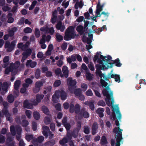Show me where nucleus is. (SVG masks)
Instances as JSON below:
<instances>
[{
    "label": "nucleus",
    "mask_w": 146,
    "mask_h": 146,
    "mask_svg": "<svg viewBox=\"0 0 146 146\" xmlns=\"http://www.w3.org/2000/svg\"><path fill=\"white\" fill-rule=\"evenodd\" d=\"M35 34L36 38H38L40 36V31L37 28H36L35 29Z\"/></svg>",
    "instance_id": "4d7b16f0"
},
{
    "label": "nucleus",
    "mask_w": 146,
    "mask_h": 146,
    "mask_svg": "<svg viewBox=\"0 0 146 146\" xmlns=\"http://www.w3.org/2000/svg\"><path fill=\"white\" fill-rule=\"evenodd\" d=\"M114 64H115V66L118 67H120L121 66L122 64L120 62V60L118 58H117L116 59L113 61V63H111L109 62V64H110V66L108 65L107 68H112L113 67V65Z\"/></svg>",
    "instance_id": "1a4fd4ad"
},
{
    "label": "nucleus",
    "mask_w": 146,
    "mask_h": 146,
    "mask_svg": "<svg viewBox=\"0 0 146 146\" xmlns=\"http://www.w3.org/2000/svg\"><path fill=\"white\" fill-rule=\"evenodd\" d=\"M93 75L92 74L89 72H87L86 74V79L89 81L92 80L93 78Z\"/></svg>",
    "instance_id": "79ce46f5"
},
{
    "label": "nucleus",
    "mask_w": 146,
    "mask_h": 146,
    "mask_svg": "<svg viewBox=\"0 0 146 146\" xmlns=\"http://www.w3.org/2000/svg\"><path fill=\"white\" fill-rule=\"evenodd\" d=\"M69 108V112L70 113H73L74 112V104L72 103H71L70 104Z\"/></svg>",
    "instance_id": "37998d69"
},
{
    "label": "nucleus",
    "mask_w": 146,
    "mask_h": 146,
    "mask_svg": "<svg viewBox=\"0 0 146 146\" xmlns=\"http://www.w3.org/2000/svg\"><path fill=\"white\" fill-rule=\"evenodd\" d=\"M42 111L45 114L48 115L50 117H51V115L49 114V111L47 107L45 106H43L42 107Z\"/></svg>",
    "instance_id": "b1692460"
},
{
    "label": "nucleus",
    "mask_w": 146,
    "mask_h": 146,
    "mask_svg": "<svg viewBox=\"0 0 146 146\" xmlns=\"http://www.w3.org/2000/svg\"><path fill=\"white\" fill-rule=\"evenodd\" d=\"M19 89L17 90H15V91H14L13 92V94L14 97L15 98H17L19 96Z\"/></svg>",
    "instance_id": "338daca9"
},
{
    "label": "nucleus",
    "mask_w": 146,
    "mask_h": 146,
    "mask_svg": "<svg viewBox=\"0 0 146 146\" xmlns=\"http://www.w3.org/2000/svg\"><path fill=\"white\" fill-rule=\"evenodd\" d=\"M49 117H45L44 119V122L46 125H48L50 123L51 121V117L49 116Z\"/></svg>",
    "instance_id": "72a5a7b5"
},
{
    "label": "nucleus",
    "mask_w": 146,
    "mask_h": 146,
    "mask_svg": "<svg viewBox=\"0 0 146 146\" xmlns=\"http://www.w3.org/2000/svg\"><path fill=\"white\" fill-rule=\"evenodd\" d=\"M79 115L86 118H88L90 116L89 113L86 111V109L84 108H83L81 109Z\"/></svg>",
    "instance_id": "6e6552de"
},
{
    "label": "nucleus",
    "mask_w": 146,
    "mask_h": 146,
    "mask_svg": "<svg viewBox=\"0 0 146 146\" xmlns=\"http://www.w3.org/2000/svg\"><path fill=\"white\" fill-rule=\"evenodd\" d=\"M8 87V85L7 82H4L3 84H2L1 83H0V91L2 89L3 91L6 92L7 90Z\"/></svg>",
    "instance_id": "f3484780"
},
{
    "label": "nucleus",
    "mask_w": 146,
    "mask_h": 146,
    "mask_svg": "<svg viewBox=\"0 0 146 146\" xmlns=\"http://www.w3.org/2000/svg\"><path fill=\"white\" fill-rule=\"evenodd\" d=\"M100 58L99 59L97 60V62L100 64H102V70H104L108 68H106V66L104 65L103 63V61L104 62V64L107 66L108 64H109V62H110L112 59V57L108 55L106 56H103L102 55H100Z\"/></svg>",
    "instance_id": "7ed1b4c3"
},
{
    "label": "nucleus",
    "mask_w": 146,
    "mask_h": 146,
    "mask_svg": "<svg viewBox=\"0 0 146 146\" xmlns=\"http://www.w3.org/2000/svg\"><path fill=\"white\" fill-rule=\"evenodd\" d=\"M63 125L65 127L67 131H69L71 128V125L69 123H66L65 125Z\"/></svg>",
    "instance_id": "e2e57ef3"
},
{
    "label": "nucleus",
    "mask_w": 146,
    "mask_h": 146,
    "mask_svg": "<svg viewBox=\"0 0 146 146\" xmlns=\"http://www.w3.org/2000/svg\"><path fill=\"white\" fill-rule=\"evenodd\" d=\"M55 143V141L54 139L49 141L45 143V146H53Z\"/></svg>",
    "instance_id": "c756f323"
},
{
    "label": "nucleus",
    "mask_w": 146,
    "mask_h": 146,
    "mask_svg": "<svg viewBox=\"0 0 146 146\" xmlns=\"http://www.w3.org/2000/svg\"><path fill=\"white\" fill-rule=\"evenodd\" d=\"M61 84V82L60 80H56L54 82L53 86L54 87H57L60 85Z\"/></svg>",
    "instance_id": "09e8293b"
},
{
    "label": "nucleus",
    "mask_w": 146,
    "mask_h": 146,
    "mask_svg": "<svg viewBox=\"0 0 146 146\" xmlns=\"http://www.w3.org/2000/svg\"><path fill=\"white\" fill-rule=\"evenodd\" d=\"M20 64V62L18 61H16L14 64L13 63H10V72L14 71H17V69L19 67Z\"/></svg>",
    "instance_id": "0eeeda50"
},
{
    "label": "nucleus",
    "mask_w": 146,
    "mask_h": 146,
    "mask_svg": "<svg viewBox=\"0 0 146 146\" xmlns=\"http://www.w3.org/2000/svg\"><path fill=\"white\" fill-rule=\"evenodd\" d=\"M35 140L36 141H37L39 143H41L44 141V137L42 136H40L37 138H34Z\"/></svg>",
    "instance_id": "e433bc0d"
},
{
    "label": "nucleus",
    "mask_w": 146,
    "mask_h": 146,
    "mask_svg": "<svg viewBox=\"0 0 146 146\" xmlns=\"http://www.w3.org/2000/svg\"><path fill=\"white\" fill-rule=\"evenodd\" d=\"M59 97H60L62 100H65L67 98V93L63 90H58Z\"/></svg>",
    "instance_id": "4468645a"
},
{
    "label": "nucleus",
    "mask_w": 146,
    "mask_h": 146,
    "mask_svg": "<svg viewBox=\"0 0 146 146\" xmlns=\"http://www.w3.org/2000/svg\"><path fill=\"white\" fill-rule=\"evenodd\" d=\"M68 142V140L67 138L64 137L62 139L59 141V143L60 145H63L67 143Z\"/></svg>",
    "instance_id": "4c0bfd02"
},
{
    "label": "nucleus",
    "mask_w": 146,
    "mask_h": 146,
    "mask_svg": "<svg viewBox=\"0 0 146 146\" xmlns=\"http://www.w3.org/2000/svg\"><path fill=\"white\" fill-rule=\"evenodd\" d=\"M80 106L78 104H76L74 106V112L76 114H80Z\"/></svg>",
    "instance_id": "412c9836"
},
{
    "label": "nucleus",
    "mask_w": 146,
    "mask_h": 146,
    "mask_svg": "<svg viewBox=\"0 0 146 146\" xmlns=\"http://www.w3.org/2000/svg\"><path fill=\"white\" fill-rule=\"evenodd\" d=\"M27 46L26 44L24 45L22 42L19 43L17 45V47L19 48H21L22 50L26 48Z\"/></svg>",
    "instance_id": "ea45409f"
},
{
    "label": "nucleus",
    "mask_w": 146,
    "mask_h": 146,
    "mask_svg": "<svg viewBox=\"0 0 146 146\" xmlns=\"http://www.w3.org/2000/svg\"><path fill=\"white\" fill-rule=\"evenodd\" d=\"M21 124L23 127H27L29 124V122L27 120L23 119L22 120V121H21Z\"/></svg>",
    "instance_id": "a19ab883"
},
{
    "label": "nucleus",
    "mask_w": 146,
    "mask_h": 146,
    "mask_svg": "<svg viewBox=\"0 0 146 146\" xmlns=\"http://www.w3.org/2000/svg\"><path fill=\"white\" fill-rule=\"evenodd\" d=\"M40 71L39 68L37 69L35 72V77L36 78L38 79L40 77Z\"/></svg>",
    "instance_id": "c03bdc74"
},
{
    "label": "nucleus",
    "mask_w": 146,
    "mask_h": 146,
    "mask_svg": "<svg viewBox=\"0 0 146 146\" xmlns=\"http://www.w3.org/2000/svg\"><path fill=\"white\" fill-rule=\"evenodd\" d=\"M67 47V44L66 42H64L61 46V48L63 50H66Z\"/></svg>",
    "instance_id": "774afa93"
},
{
    "label": "nucleus",
    "mask_w": 146,
    "mask_h": 146,
    "mask_svg": "<svg viewBox=\"0 0 146 146\" xmlns=\"http://www.w3.org/2000/svg\"><path fill=\"white\" fill-rule=\"evenodd\" d=\"M2 9L4 11H8V13H9V7L8 6V5L7 4H5L3 6H2Z\"/></svg>",
    "instance_id": "603ef678"
},
{
    "label": "nucleus",
    "mask_w": 146,
    "mask_h": 146,
    "mask_svg": "<svg viewBox=\"0 0 146 146\" xmlns=\"http://www.w3.org/2000/svg\"><path fill=\"white\" fill-rule=\"evenodd\" d=\"M100 82L101 84L103 86H104L105 87H106V88L105 89H106V88L107 87H106L108 85V83L107 82L105 81L104 80L101 79L100 80Z\"/></svg>",
    "instance_id": "0e129e2a"
},
{
    "label": "nucleus",
    "mask_w": 146,
    "mask_h": 146,
    "mask_svg": "<svg viewBox=\"0 0 146 146\" xmlns=\"http://www.w3.org/2000/svg\"><path fill=\"white\" fill-rule=\"evenodd\" d=\"M10 129L11 134L13 136H15L16 134L18 135H21L22 129L20 125H16L15 126L11 125L10 127Z\"/></svg>",
    "instance_id": "20e7f679"
},
{
    "label": "nucleus",
    "mask_w": 146,
    "mask_h": 146,
    "mask_svg": "<svg viewBox=\"0 0 146 146\" xmlns=\"http://www.w3.org/2000/svg\"><path fill=\"white\" fill-rule=\"evenodd\" d=\"M45 37V35H43L42 36V38L40 40L39 42V43L40 44H42L45 43L46 41Z\"/></svg>",
    "instance_id": "5fc2aeb1"
},
{
    "label": "nucleus",
    "mask_w": 146,
    "mask_h": 146,
    "mask_svg": "<svg viewBox=\"0 0 146 146\" xmlns=\"http://www.w3.org/2000/svg\"><path fill=\"white\" fill-rule=\"evenodd\" d=\"M34 136L32 134H26L25 136V138L26 140L28 141H29L33 139L34 138Z\"/></svg>",
    "instance_id": "c9c22d12"
},
{
    "label": "nucleus",
    "mask_w": 146,
    "mask_h": 146,
    "mask_svg": "<svg viewBox=\"0 0 146 146\" xmlns=\"http://www.w3.org/2000/svg\"><path fill=\"white\" fill-rule=\"evenodd\" d=\"M56 40L58 42H60L63 40V36L59 33H57L55 35Z\"/></svg>",
    "instance_id": "7c9ffc66"
},
{
    "label": "nucleus",
    "mask_w": 146,
    "mask_h": 146,
    "mask_svg": "<svg viewBox=\"0 0 146 146\" xmlns=\"http://www.w3.org/2000/svg\"><path fill=\"white\" fill-rule=\"evenodd\" d=\"M48 29V27L47 26H44L42 27L40 29V30L41 31L44 32H45V35H46V32L47 31V30Z\"/></svg>",
    "instance_id": "052dcab7"
},
{
    "label": "nucleus",
    "mask_w": 146,
    "mask_h": 146,
    "mask_svg": "<svg viewBox=\"0 0 146 146\" xmlns=\"http://www.w3.org/2000/svg\"><path fill=\"white\" fill-rule=\"evenodd\" d=\"M24 31L25 33H31L32 32V30L30 28L27 27L24 29Z\"/></svg>",
    "instance_id": "bf43d9fd"
},
{
    "label": "nucleus",
    "mask_w": 146,
    "mask_h": 146,
    "mask_svg": "<svg viewBox=\"0 0 146 146\" xmlns=\"http://www.w3.org/2000/svg\"><path fill=\"white\" fill-rule=\"evenodd\" d=\"M37 62L36 61H32L31 60H29L27 61L26 63V66L28 67L31 68H35L37 65Z\"/></svg>",
    "instance_id": "9b49d317"
},
{
    "label": "nucleus",
    "mask_w": 146,
    "mask_h": 146,
    "mask_svg": "<svg viewBox=\"0 0 146 146\" xmlns=\"http://www.w3.org/2000/svg\"><path fill=\"white\" fill-rule=\"evenodd\" d=\"M116 136L117 137L116 139V142L115 146H120V142L122 139V133L120 131L119 133H118Z\"/></svg>",
    "instance_id": "ddd939ff"
},
{
    "label": "nucleus",
    "mask_w": 146,
    "mask_h": 146,
    "mask_svg": "<svg viewBox=\"0 0 146 146\" xmlns=\"http://www.w3.org/2000/svg\"><path fill=\"white\" fill-rule=\"evenodd\" d=\"M98 126L96 122H94L92 124V133L93 135H95L97 133Z\"/></svg>",
    "instance_id": "2eb2a0df"
},
{
    "label": "nucleus",
    "mask_w": 146,
    "mask_h": 146,
    "mask_svg": "<svg viewBox=\"0 0 146 146\" xmlns=\"http://www.w3.org/2000/svg\"><path fill=\"white\" fill-rule=\"evenodd\" d=\"M67 83L69 86V90L71 91L73 90V87L76 85V80H73L71 77H69L67 79Z\"/></svg>",
    "instance_id": "423d86ee"
},
{
    "label": "nucleus",
    "mask_w": 146,
    "mask_h": 146,
    "mask_svg": "<svg viewBox=\"0 0 146 146\" xmlns=\"http://www.w3.org/2000/svg\"><path fill=\"white\" fill-rule=\"evenodd\" d=\"M21 82V81L19 80H17L15 81L14 86L15 90L19 89Z\"/></svg>",
    "instance_id": "c85d7f7f"
},
{
    "label": "nucleus",
    "mask_w": 146,
    "mask_h": 146,
    "mask_svg": "<svg viewBox=\"0 0 146 146\" xmlns=\"http://www.w3.org/2000/svg\"><path fill=\"white\" fill-rule=\"evenodd\" d=\"M60 97L58 90L56 91L55 94L53 95L52 97V100L53 102H56L57 100Z\"/></svg>",
    "instance_id": "cd10ccee"
},
{
    "label": "nucleus",
    "mask_w": 146,
    "mask_h": 146,
    "mask_svg": "<svg viewBox=\"0 0 146 146\" xmlns=\"http://www.w3.org/2000/svg\"><path fill=\"white\" fill-rule=\"evenodd\" d=\"M17 30V28L16 27L12 28L11 30L10 29V37L13 36Z\"/></svg>",
    "instance_id": "f704fd0d"
},
{
    "label": "nucleus",
    "mask_w": 146,
    "mask_h": 146,
    "mask_svg": "<svg viewBox=\"0 0 146 146\" xmlns=\"http://www.w3.org/2000/svg\"><path fill=\"white\" fill-rule=\"evenodd\" d=\"M56 27L57 30H60L61 32H63L65 29V25L64 24H62V22L60 21L57 23Z\"/></svg>",
    "instance_id": "9d476101"
},
{
    "label": "nucleus",
    "mask_w": 146,
    "mask_h": 146,
    "mask_svg": "<svg viewBox=\"0 0 146 146\" xmlns=\"http://www.w3.org/2000/svg\"><path fill=\"white\" fill-rule=\"evenodd\" d=\"M32 112L30 110H27L25 111V114L27 117L29 119L31 117Z\"/></svg>",
    "instance_id": "6e6d98bb"
},
{
    "label": "nucleus",
    "mask_w": 146,
    "mask_h": 146,
    "mask_svg": "<svg viewBox=\"0 0 146 146\" xmlns=\"http://www.w3.org/2000/svg\"><path fill=\"white\" fill-rule=\"evenodd\" d=\"M112 114L110 116V118L112 120L114 121L116 119V116L115 113L118 115V118L119 120L121 119V115L118 107L117 108L114 106H112Z\"/></svg>",
    "instance_id": "39448f33"
},
{
    "label": "nucleus",
    "mask_w": 146,
    "mask_h": 146,
    "mask_svg": "<svg viewBox=\"0 0 146 146\" xmlns=\"http://www.w3.org/2000/svg\"><path fill=\"white\" fill-rule=\"evenodd\" d=\"M62 71L65 77L67 78L68 76L69 71L66 66H63Z\"/></svg>",
    "instance_id": "4be33fe9"
},
{
    "label": "nucleus",
    "mask_w": 146,
    "mask_h": 146,
    "mask_svg": "<svg viewBox=\"0 0 146 146\" xmlns=\"http://www.w3.org/2000/svg\"><path fill=\"white\" fill-rule=\"evenodd\" d=\"M61 69L60 68H57L55 70V73L57 76L61 74Z\"/></svg>",
    "instance_id": "69168bd1"
},
{
    "label": "nucleus",
    "mask_w": 146,
    "mask_h": 146,
    "mask_svg": "<svg viewBox=\"0 0 146 146\" xmlns=\"http://www.w3.org/2000/svg\"><path fill=\"white\" fill-rule=\"evenodd\" d=\"M11 74L12 76L11 78V81L13 82L15 79V77L14 76L17 74V71H11Z\"/></svg>",
    "instance_id": "49530a36"
},
{
    "label": "nucleus",
    "mask_w": 146,
    "mask_h": 146,
    "mask_svg": "<svg viewBox=\"0 0 146 146\" xmlns=\"http://www.w3.org/2000/svg\"><path fill=\"white\" fill-rule=\"evenodd\" d=\"M84 27L86 29V31H87L88 30V28L87 27H91L93 25V23L89 24V21H85V20H84Z\"/></svg>",
    "instance_id": "473e14b6"
},
{
    "label": "nucleus",
    "mask_w": 146,
    "mask_h": 146,
    "mask_svg": "<svg viewBox=\"0 0 146 146\" xmlns=\"http://www.w3.org/2000/svg\"><path fill=\"white\" fill-rule=\"evenodd\" d=\"M32 52V51L31 49L30 48L28 49L25 52L23 53L22 55L26 57V58H27L29 56L31 55Z\"/></svg>",
    "instance_id": "393cba45"
},
{
    "label": "nucleus",
    "mask_w": 146,
    "mask_h": 146,
    "mask_svg": "<svg viewBox=\"0 0 146 146\" xmlns=\"http://www.w3.org/2000/svg\"><path fill=\"white\" fill-rule=\"evenodd\" d=\"M43 84L41 81H37L35 83V85L40 89V87L43 86Z\"/></svg>",
    "instance_id": "864d4df0"
},
{
    "label": "nucleus",
    "mask_w": 146,
    "mask_h": 146,
    "mask_svg": "<svg viewBox=\"0 0 146 146\" xmlns=\"http://www.w3.org/2000/svg\"><path fill=\"white\" fill-rule=\"evenodd\" d=\"M84 132L86 134H89L90 132V129L89 127L88 126H85L84 128Z\"/></svg>",
    "instance_id": "8fccbe9b"
},
{
    "label": "nucleus",
    "mask_w": 146,
    "mask_h": 146,
    "mask_svg": "<svg viewBox=\"0 0 146 146\" xmlns=\"http://www.w3.org/2000/svg\"><path fill=\"white\" fill-rule=\"evenodd\" d=\"M110 90L109 86L107 87L106 89H104L102 90V93L103 95L106 96L105 100L107 105L109 106H110L111 104L110 102V100H111V104L112 105L113 104L114 100L113 98V94L112 91H110V94H109V90Z\"/></svg>",
    "instance_id": "f257e3e1"
},
{
    "label": "nucleus",
    "mask_w": 146,
    "mask_h": 146,
    "mask_svg": "<svg viewBox=\"0 0 146 146\" xmlns=\"http://www.w3.org/2000/svg\"><path fill=\"white\" fill-rule=\"evenodd\" d=\"M54 32V28L53 27H51L50 28H48L47 30L46 34L49 33L51 35H53Z\"/></svg>",
    "instance_id": "3c124183"
},
{
    "label": "nucleus",
    "mask_w": 146,
    "mask_h": 146,
    "mask_svg": "<svg viewBox=\"0 0 146 146\" xmlns=\"http://www.w3.org/2000/svg\"><path fill=\"white\" fill-rule=\"evenodd\" d=\"M76 30L80 35H82L84 33L86 29L83 26L79 25L77 27Z\"/></svg>",
    "instance_id": "a211bd4d"
},
{
    "label": "nucleus",
    "mask_w": 146,
    "mask_h": 146,
    "mask_svg": "<svg viewBox=\"0 0 146 146\" xmlns=\"http://www.w3.org/2000/svg\"><path fill=\"white\" fill-rule=\"evenodd\" d=\"M94 103V101H90L88 102H85V104L86 105L88 106L90 108L92 111H94L95 108Z\"/></svg>",
    "instance_id": "bb28decb"
},
{
    "label": "nucleus",
    "mask_w": 146,
    "mask_h": 146,
    "mask_svg": "<svg viewBox=\"0 0 146 146\" xmlns=\"http://www.w3.org/2000/svg\"><path fill=\"white\" fill-rule=\"evenodd\" d=\"M18 7V5H15V6L13 7L11 11H10V12L11 11L13 13L15 14L17 12Z\"/></svg>",
    "instance_id": "680f3d73"
},
{
    "label": "nucleus",
    "mask_w": 146,
    "mask_h": 146,
    "mask_svg": "<svg viewBox=\"0 0 146 146\" xmlns=\"http://www.w3.org/2000/svg\"><path fill=\"white\" fill-rule=\"evenodd\" d=\"M15 121L17 124H21V121L20 116L18 115L15 118Z\"/></svg>",
    "instance_id": "13d9d810"
},
{
    "label": "nucleus",
    "mask_w": 146,
    "mask_h": 146,
    "mask_svg": "<svg viewBox=\"0 0 146 146\" xmlns=\"http://www.w3.org/2000/svg\"><path fill=\"white\" fill-rule=\"evenodd\" d=\"M23 104L24 108L32 109L33 108V105L31 103H29L27 100H25Z\"/></svg>",
    "instance_id": "dca6fc26"
},
{
    "label": "nucleus",
    "mask_w": 146,
    "mask_h": 146,
    "mask_svg": "<svg viewBox=\"0 0 146 146\" xmlns=\"http://www.w3.org/2000/svg\"><path fill=\"white\" fill-rule=\"evenodd\" d=\"M42 128L43 130L42 131L43 134L45 137L46 138H47L48 136V134L47 132V131L49 130V128L47 126H42Z\"/></svg>",
    "instance_id": "6ab92c4d"
},
{
    "label": "nucleus",
    "mask_w": 146,
    "mask_h": 146,
    "mask_svg": "<svg viewBox=\"0 0 146 146\" xmlns=\"http://www.w3.org/2000/svg\"><path fill=\"white\" fill-rule=\"evenodd\" d=\"M96 74L99 76H101L102 75V72L100 71V70L102 69V66H101L100 64H97L96 65Z\"/></svg>",
    "instance_id": "aec40b11"
},
{
    "label": "nucleus",
    "mask_w": 146,
    "mask_h": 146,
    "mask_svg": "<svg viewBox=\"0 0 146 146\" xmlns=\"http://www.w3.org/2000/svg\"><path fill=\"white\" fill-rule=\"evenodd\" d=\"M103 9L100 6V1L98 0V3L96 7V14L98 15H100V12Z\"/></svg>",
    "instance_id": "a878e982"
},
{
    "label": "nucleus",
    "mask_w": 146,
    "mask_h": 146,
    "mask_svg": "<svg viewBox=\"0 0 146 146\" xmlns=\"http://www.w3.org/2000/svg\"><path fill=\"white\" fill-rule=\"evenodd\" d=\"M74 94L76 96H78L82 94L81 90L80 88L76 89L74 91Z\"/></svg>",
    "instance_id": "de8ad7c7"
},
{
    "label": "nucleus",
    "mask_w": 146,
    "mask_h": 146,
    "mask_svg": "<svg viewBox=\"0 0 146 146\" xmlns=\"http://www.w3.org/2000/svg\"><path fill=\"white\" fill-rule=\"evenodd\" d=\"M16 43V41L15 40L12 41L11 44H10V52L11 51L10 50H13L14 48Z\"/></svg>",
    "instance_id": "a18cd8bd"
},
{
    "label": "nucleus",
    "mask_w": 146,
    "mask_h": 146,
    "mask_svg": "<svg viewBox=\"0 0 146 146\" xmlns=\"http://www.w3.org/2000/svg\"><path fill=\"white\" fill-rule=\"evenodd\" d=\"M33 115L34 118L36 120H38L40 119V114L37 111H34L33 112Z\"/></svg>",
    "instance_id": "58836bf2"
},
{
    "label": "nucleus",
    "mask_w": 146,
    "mask_h": 146,
    "mask_svg": "<svg viewBox=\"0 0 146 146\" xmlns=\"http://www.w3.org/2000/svg\"><path fill=\"white\" fill-rule=\"evenodd\" d=\"M115 123L116 125L117 126H118V127H115L113 129V132L114 133H115L116 134H118V133H119V132L120 131L121 132V131H123V130L120 129L119 128L120 124L119 121L117 119L116 120H115Z\"/></svg>",
    "instance_id": "f8f14e48"
},
{
    "label": "nucleus",
    "mask_w": 146,
    "mask_h": 146,
    "mask_svg": "<svg viewBox=\"0 0 146 146\" xmlns=\"http://www.w3.org/2000/svg\"><path fill=\"white\" fill-rule=\"evenodd\" d=\"M77 36L75 33L74 27L73 26H70L67 28L65 32L64 39L65 40L68 41L72 38H74Z\"/></svg>",
    "instance_id": "f03ea898"
},
{
    "label": "nucleus",
    "mask_w": 146,
    "mask_h": 146,
    "mask_svg": "<svg viewBox=\"0 0 146 146\" xmlns=\"http://www.w3.org/2000/svg\"><path fill=\"white\" fill-rule=\"evenodd\" d=\"M108 142L106 137L103 135L100 141V143L102 145L104 146L108 144Z\"/></svg>",
    "instance_id": "5701e85b"
},
{
    "label": "nucleus",
    "mask_w": 146,
    "mask_h": 146,
    "mask_svg": "<svg viewBox=\"0 0 146 146\" xmlns=\"http://www.w3.org/2000/svg\"><path fill=\"white\" fill-rule=\"evenodd\" d=\"M44 95L43 94H37L36 95V101L38 102H41V100L43 99Z\"/></svg>",
    "instance_id": "2f4dec72"
}]
</instances>
